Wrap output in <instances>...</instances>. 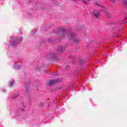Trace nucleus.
Listing matches in <instances>:
<instances>
[{
  "mask_svg": "<svg viewBox=\"0 0 127 127\" xmlns=\"http://www.w3.org/2000/svg\"><path fill=\"white\" fill-rule=\"evenodd\" d=\"M94 4H95V5H96V6H100V4H99V3H98V2H95V3H94Z\"/></svg>",
  "mask_w": 127,
  "mask_h": 127,
  "instance_id": "8",
  "label": "nucleus"
},
{
  "mask_svg": "<svg viewBox=\"0 0 127 127\" xmlns=\"http://www.w3.org/2000/svg\"><path fill=\"white\" fill-rule=\"evenodd\" d=\"M62 33L63 34V35H65V34H66V33H67L66 32V31L65 30H63Z\"/></svg>",
  "mask_w": 127,
  "mask_h": 127,
  "instance_id": "6",
  "label": "nucleus"
},
{
  "mask_svg": "<svg viewBox=\"0 0 127 127\" xmlns=\"http://www.w3.org/2000/svg\"><path fill=\"white\" fill-rule=\"evenodd\" d=\"M68 36L70 37V38H72V37H73L74 34L73 33H70L68 35Z\"/></svg>",
  "mask_w": 127,
  "mask_h": 127,
  "instance_id": "5",
  "label": "nucleus"
},
{
  "mask_svg": "<svg viewBox=\"0 0 127 127\" xmlns=\"http://www.w3.org/2000/svg\"><path fill=\"white\" fill-rule=\"evenodd\" d=\"M82 1L83 2H84V3H85V4H87L89 3L90 1H91V0H82Z\"/></svg>",
  "mask_w": 127,
  "mask_h": 127,
  "instance_id": "3",
  "label": "nucleus"
},
{
  "mask_svg": "<svg viewBox=\"0 0 127 127\" xmlns=\"http://www.w3.org/2000/svg\"><path fill=\"white\" fill-rule=\"evenodd\" d=\"M93 17H96L97 18H98V17L100 16V13L99 12V11L95 12L93 13Z\"/></svg>",
  "mask_w": 127,
  "mask_h": 127,
  "instance_id": "2",
  "label": "nucleus"
},
{
  "mask_svg": "<svg viewBox=\"0 0 127 127\" xmlns=\"http://www.w3.org/2000/svg\"><path fill=\"white\" fill-rule=\"evenodd\" d=\"M124 5H125V6L126 7H127V0H125L124 1Z\"/></svg>",
  "mask_w": 127,
  "mask_h": 127,
  "instance_id": "4",
  "label": "nucleus"
},
{
  "mask_svg": "<svg viewBox=\"0 0 127 127\" xmlns=\"http://www.w3.org/2000/svg\"><path fill=\"white\" fill-rule=\"evenodd\" d=\"M60 51H61V52H62V50H60Z\"/></svg>",
  "mask_w": 127,
  "mask_h": 127,
  "instance_id": "11",
  "label": "nucleus"
},
{
  "mask_svg": "<svg viewBox=\"0 0 127 127\" xmlns=\"http://www.w3.org/2000/svg\"><path fill=\"white\" fill-rule=\"evenodd\" d=\"M100 6H101V7H102V8H104V6H103V5H100Z\"/></svg>",
  "mask_w": 127,
  "mask_h": 127,
  "instance_id": "10",
  "label": "nucleus"
},
{
  "mask_svg": "<svg viewBox=\"0 0 127 127\" xmlns=\"http://www.w3.org/2000/svg\"><path fill=\"white\" fill-rule=\"evenodd\" d=\"M74 42H78V41H74Z\"/></svg>",
  "mask_w": 127,
  "mask_h": 127,
  "instance_id": "12",
  "label": "nucleus"
},
{
  "mask_svg": "<svg viewBox=\"0 0 127 127\" xmlns=\"http://www.w3.org/2000/svg\"><path fill=\"white\" fill-rule=\"evenodd\" d=\"M57 83V80H52L49 81V82L48 83V85H50V86H51V85H54Z\"/></svg>",
  "mask_w": 127,
  "mask_h": 127,
  "instance_id": "1",
  "label": "nucleus"
},
{
  "mask_svg": "<svg viewBox=\"0 0 127 127\" xmlns=\"http://www.w3.org/2000/svg\"><path fill=\"white\" fill-rule=\"evenodd\" d=\"M109 1H111L112 2H115V1H116V0H109Z\"/></svg>",
  "mask_w": 127,
  "mask_h": 127,
  "instance_id": "9",
  "label": "nucleus"
},
{
  "mask_svg": "<svg viewBox=\"0 0 127 127\" xmlns=\"http://www.w3.org/2000/svg\"><path fill=\"white\" fill-rule=\"evenodd\" d=\"M13 84H14V81H12L10 83V85L11 86V87L13 85Z\"/></svg>",
  "mask_w": 127,
  "mask_h": 127,
  "instance_id": "7",
  "label": "nucleus"
}]
</instances>
